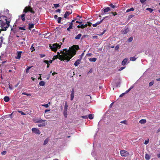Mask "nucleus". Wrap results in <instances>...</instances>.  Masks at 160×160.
I'll return each mask as SVG.
<instances>
[{
	"instance_id": "31",
	"label": "nucleus",
	"mask_w": 160,
	"mask_h": 160,
	"mask_svg": "<svg viewBox=\"0 0 160 160\" xmlns=\"http://www.w3.org/2000/svg\"><path fill=\"white\" fill-rule=\"evenodd\" d=\"M137 58H136L135 57H130V60L132 61H135L136 59Z\"/></svg>"
},
{
	"instance_id": "14",
	"label": "nucleus",
	"mask_w": 160,
	"mask_h": 160,
	"mask_svg": "<svg viewBox=\"0 0 160 160\" xmlns=\"http://www.w3.org/2000/svg\"><path fill=\"white\" fill-rule=\"evenodd\" d=\"M103 12L104 13H106V12H108V11L111 10V9L110 8L108 7H107L106 8H104L103 9Z\"/></svg>"
},
{
	"instance_id": "56",
	"label": "nucleus",
	"mask_w": 160,
	"mask_h": 160,
	"mask_svg": "<svg viewBox=\"0 0 160 160\" xmlns=\"http://www.w3.org/2000/svg\"><path fill=\"white\" fill-rule=\"evenodd\" d=\"M125 93H123L122 94H121L119 96L120 97H122L125 94Z\"/></svg>"
},
{
	"instance_id": "6",
	"label": "nucleus",
	"mask_w": 160,
	"mask_h": 160,
	"mask_svg": "<svg viewBox=\"0 0 160 160\" xmlns=\"http://www.w3.org/2000/svg\"><path fill=\"white\" fill-rule=\"evenodd\" d=\"M68 103L67 102H66L65 104L64 108L63 114L65 118H67L68 115Z\"/></svg>"
},
{
	"instance_id": "42",
	"label": "nucleus",
	"mask_w": 160,
	"mask_h": 160,
	"mask_svg": "<svg viewBox=\"0 0 160 160\" xmlns=\"http://www.w3.org/2000/svg\"><path fill=\"white\" fill-rule=\"evenodd\" d=\"M9 88L11 90H12V84H10V83H9Z\"/></svg>"
},
{
	"instance_id": "9",
	"label": "nucleus",
	"mask_w": 160,
	"mask_h": 160,
	"mask_svg": "<svg viewBox=\"0 0 160 160\" xmlns=\"http://www.w3.org/2000/svg\"><path fill=\"white\" fill-rule=\"evenodd\" d=\"M75 93L74 89L73 88L72 89L71 93L70 94V100L72 101L74 98V94Z\"/></svg>"
},
{
	"instance_id": "30",
	"label": "nucleus",
	"mask_w": 160,
	"mask_h": 160,
	"mask_svg": "<svg viewBox=\"0 0 160 160\" xmlns=\"http://www.w3.org/2000/svg\"><path fill=\"white\" fill-rule=\"evenodd\" d=\"M49 140L47 138L45 139L44 140V143H43V145H46L48 142Z\"/></svg>"
},
{
	"instance_id": "19",
	"label": "nucleus",
	"mask_w": 160,
	"mask_h": 160,
	"mask_svg": "<svg viewBox=\"0 0 160 160\" xmlns=\"http://www.w3.org/2000/svg\"><path fill=\"white\" fill-rule=\"evenodd\" d=\"M34 24L32 23H29L28 24V28L29 30H31V28H34Z\"/></svg>"
},
{
	"instance_id": "44",
	"label": "nucleus",
	"mask_w": 160,
	"mask_h": 160,
	"mask_svg": "<svg viewBox=\"0 0 160 160\" xmlns=\"http://www.w3.org/2000/svg\"><path fill=\"white\" fill-rule=\"evenodd\" d=\"M111 13L114 16H115L116 15H117V13L116 12H111Z\"/></svg>"
},
{
	"instance_id": "2",
	"label": "nucleus",
	"mask_w": 160,
	"mask_h": 160,
	"mask_svg": "<svg viewBox=\"0 0 160 160\" xmlns=\"http://www.w3.org/2000/svg\"><path fill=\"white\" fill-rule=\"evenodd\" d=\"M11 19H8V18L5 16H0V24L1 27H2L3 30H7V29L10 26V23Z\"/></svg>"
},
{
	"instance_id": "47",
	"label": "nucleus",
	"mask_w": 160,
	"mask_h": 160,
	"mask_svg": "<svg viewBox=\"0 0 160 160\" xmlns=\"http://www.w3.org/2000/svg\"><path fill=\"white\" fill-rule=\"evenodd\" d=\"M81 117L84 119H87L88 118V116L87 115L83 116Z\"/></svg>"
},
{
	"instance_id": "60",
	"label": "nucleus",
	"mask_w": 160,
	"mask_h": 160,
	"mask_svg": "<svg viewBox=\"0 0 160 160\" xmlns=\"http://www.w3.org/2000/svg\"><path fill=\"white\" fill-rule=\"evenodd\" d=\"M20 83V81H19L17 83V84H16V85H15V88H16L18 86V85Z\"/></svg>"
},
{
	"instance_id": "64",
	"label": "nucleus",
	"mask_w": 160,
	"mask_h": 160,
	"mask_svg": "<svg viewBox=\"0 0 160 160\" xmlns=\"http://www.w3.org/2000/svg\"><path fill=\"white\" fill-rule=\"evenodd\" d=\"M160 132V128H159L157 131V133H158L159 132Z\"/></svg>"
},
{
	"instance_id": "20",
	"label": "nucleus",
	"mask_w": 160,
	"mask_h": 160,
	"mask_svg": "<svg viewBox=\"0 0 160 160\" xmlns=\"http://www.w3.org/2000/svg\"><path fill=\"white\" fill-rule=\"evenodd\" d=\"M25 14H23L21 16V18L23 22L25 21Z\"/></svg>"
},
{
	"instance_id": "8",
	"label": "nucleus",
	"mask_w": 160,
	"mask_h": 160,
	"mask_svg": "<svg viewBox=\"0 0 160 160\" xmlns=\"http://www.w3.org/2000/svg\"><path fill=\"white\" fill-rule=\"evenodd\" d=\"M32 132L36 134H40L41 133V132L40 130L38 128H32Z\"/></svg>"
},
{
	"instance_id": "39",
	"label": "nucleus",
	"mask_w": 160,
	"mask_h": 160,
	"mask_svg": "<svg viewBox=\"0 0 160 160\" xmlns=\"http://www.w3.org/2000/svg\"><path fill=\"white\" fill-rule=\"evenodd\" d=\"M57 58H58V55H56L53 57V58H52V60H54Z\"/></svg>"
},
{
	"instance_id": "54",
	"label": "nucleus",
	"mask_w": 160,
	"mask_h": 160,
	"mask_svg": "<svg viewBox=\"0 0 160 160\" xmlns=\"http://www.w3.org/2000/svg\"><path fill=\"white\" fill-rule=\"evenodd\" d=\"M106 30H104L103 31L102 33L100 34V35H102L103 34H104L106 32Z\"/></svg>"
},
{
	"instance_id": "50",
	"label": "nucleus",
	"mask_w": 160,
	"mask_h": 160,
	"mask_svg": "<svg viewBox=\"0 0 160 160\" xmlns=\"http://www.w3.org/2000/svg\"><path fill=\"white\" fill-rule=\"evenodd\" d=\"M146 1H147V0H140V2L142 3Z\"/></svg>"
},
{
	"instance_id": "49",
	"label": "nucleus",
	"mask_w": 160,
	"mask_h": 160,
	"mask_svg": "<svg viewBox=\"0 0 160 160\" xmlns=\"http://www.w3.org/2000/svg\"><path fill=\"white\" fill-rule=\"evenodd\" d=\"M133 17H134V15L132 14V15H129L128 16V18H131Z\"/></svg>"
},
{
	"instance_id": "11",
	"label": "nucleus",
	"mask_w": 160,
	"mask_h": 160,
	"mask_svg": "<svg viewBox=\"0 0 160 160\" xmlns=\"http://www.w3.org/2000/svg\"><path fill=\"white\" fill-rule=\"evenodd\" d=\"M72 13V11L71 12L70 11H66L64 15V18H66L68 16H69L70 14H71Z\"/></svg>"
},
{
	"instance_id": "40",
	"label": "nucleus",
	"mask_w": 160,
	"mask_h": 160,
	"mask_svg": "<svg viewBox=\"0 0 160 160\" xmlns=\"http://www.w3.org/2000/svg\"><path fill=\"white\" fill-rule=\"evenodd\" d=\"M133 88V87H131L130 88H129L128 90H127L126 92L125 93H128V92H129L130 90Z\"/></svg>"
},
{
	"instance_id": "55",
	"label": "nucleus",
	"mask_w": 160,
	"mask_h": 160,
	"mask_svg": "<svg viewBox=\"0 0 160 160\" xmlns=\"http://www.w3.org/2000/svg\"><path fill=\"white\" fill-rule=\"evenodd\" d=\"M88 24H87L88 25L91 26L92 23L89 22H88Z\"/></svg>"
},
{
	"instance_id": "33",
	"label": "nucleus",
	"mask_w": 160,
	"mask_h": 160,
	"mask_svg": "<svg viewBox=\"0 0 160 160\" xmlns=\"http://www.w3.org/2000/svg\"><path fill=\"white\" fill-rule=\"evenodd\" d=\"M88 26V25L87 24H81V28L83 29L84 28H85L87 27Z\"/></svg>"
},
{
	"instance_id": "58",
	"label": "nucleus",
	"mask_w": 160,
	"mask_h": 160,
	"mask_svg": "<svg viewBox=\"0 0 160 160\" xmlns=\"http://www.w3.org/2000/svg\"><path fill=\"white\" fill-rule=\"evenodd\" d=\"M119 46L118 45H117L115 47V49L116 50L118 49L119 48Z\"/></svg>"
},
{
	"instance_id": "18",
	"label": "nucleus",
	"mask_w": 160,
	"mask_h": 160,
	"mask_svg": "<svg viewBox=\"0 0 160 160\" xmlns=\"http://www.w3.org/2000/svg\"><path fill=\"white\" fill-rule=\"evenodd\" d=\"M82 36V34L81 33L78 34L75 38L76 39H79Z\"/></svg>"
},
{
	"instance_id": "12",
	"label": "nucleus",
	"mask_w": 160,
	"mask_h": 160,
	"mask_svg": "<svg viewBox=\"0 0 160 160\" xmlns=\"http://www.w3.org/2000/svg\"><path fill=\"white\" fill-rule=\"evenodd\" d=\"M82 58L78 59L74 63V65L76 66H77L80 64Z\"/></svg>"
},
{
	"instance_id": "17",
	"label": "nucleus",
	"mask_w": 160,
	"mask_h": 160,
	"mask_svg": "<svg viewBox=\"0 0 160 160\" xmlns=\"http://www.w3.org/2000/svg\"><path fill=\"white\" fill-rule=\"evenodd\" d=\"M4 100L5 102H8L10 100V98L8 96H6L4 98Z\"/></svg>"
},
{
	"instance_id": "5",
	"label": "nucleus",
	"mask_w": 160,
	"mask_h": 160,
	"mask_svg": "<svg viewBox=\"0 0 160 160\" xmlns=\"http://www.w3.org/2000/svg\"><path fill=\"white\" fill-rule=\"evenodd\" d=\"M50 48L52 49V51L54 52H56L58 48H60V46L57 43H54L52 44V46L50 45Z\"/></svg>"
},
{
	"instance_id": "61",
	"label": "nucleus",
	"mask_w": 160,
	"mask_h": 160,
	"mask_svg": "<svg viewBox=\"0 0 160 160\" xmlns=\"http://www.w3.org/2000/svg\"><path fill=\"white\" fill-rule=\"evenodd\" d=\"M0 38H1V42H2H2H3V40L2 37H1Z\"/></svg>"
},
{
	"instance_id": "36",
	"label": "nucleus",
	"mask_w": 160,
	"mask_h": 160,
	"mask_svg": "<svg viewBox=\"0 0 160 160\" xmlns=\"http://www.w3.org/2000/svg\"><path fill=\"white\" fill-rule=\"evenodd\" d=\"M133 39V38L132 37H131L128 39V42H130L132 41Z\"/></svg>"
},
{
	"instance_id": "29",
	"label": "nucleus",
	"mask_w": 160,
	"mask_h": 160,
	"mask_svg": "<svg viewBox=\"0 0 160 160\" xmlns=\"http://www.w3.org/2000/svg\"><path fill=\"white\" fill-rule=\"evenodd\" d=\"M146 10L147 11H149L151 13L153 11V9L149 8H147Z\"/></svg>"
},
{
	"instance_id": "48",
	"label": "nucleus",
	"mask_w": 160,
	"mask_h": 160,
	"mask_svg": "<svg viewBox=\"0 0 160 160\" xmlns=\"http://www.w3.org/2000/svg\"><path fill=\"white\" fill-rule=\"evenodd\" d=\"M6 152L5 151H3L2 152H1V154L2 155H5L6 154Z\"/></svg>"
},
{
	"instance_id": "28",
	"label": "nucleus",
	"mask_w": 160,
	"mask_h": 160,
	"mask_svg": "<svg viewBox=\"0 0 160 160\" xmlns=\"http://www.w3.org/2000/svg\"><path fill=\"white\" fill-rule=\"evenodd\" d=\"M45 82L43 81H41L39 82V84L40 86H43L45 85Z\"/></svg>"
},
{
	"instance_id": "22",
	"label": "nucleus",
	"mask_w": 160,
	"mask_h": 160,
	"mask_svg": "<svg viewBox=\"0 0 160 160\" xmlns=\"http://www.w3.org/2000/svg\"><path fill=\"white\" fill-rule=\"evenodd\" d=\"M108 16H106V17H104L102 20H101V21H100L99 22L98 21L96 23L97 24V25H98L99 24L102 22V21L104 19H105L106 18H108Z\"/></svg>"
},
{
	"instance_id": "63",
	"label": "nucleus",
	"mask_w": 160,
	"mask_h": 160,
	"mask_svg": "<svg viewBox=\"0 0 160 160\" xmlns=\"http://www.w3.org/2000/svg\"><path fill=\"white\" fill-rule=\"evenodd\" d=\"M54 18L55 19H56L57 18H58V16L57 15H55L54 16Z\"/></svg>"
},
{
	"instance_id": "7",
	"label": "nucleus",
	"mask_w": 160,
	"mask_h": 160,
	"mask_svg": "<svg viewBox=\"0 0 160 160\" xmlns=\"http://www.w3.org/2000/svg\"><path fill=\"white\" fill-rule=\"evenodd\" d=\"M121 155L122 157H127L129 155V153L125 150H121L120 151Z\"/></svg>"
},
{
	"instance_id": "34",
	"label": "nucleus",
	"mask_w": 160,
	"mask_h": 160,
	"mask_svg": "<svg viewBox=\"0 0 160 160\" xmlns=\"http://www.w3.org/2000/svg\"><path fill=\"white\" fill-rule=\"evenodd\" d=\"M32 66H30V67H28L26 69V73H28L29 72V70H30V69L32 68Z\"/></svg>"
},
{
	"instance_id": "43",
	"label": "nucleus",
	"mask_w": 160,
	"mask_h": 160,
	"mask_svg": "<svg viewBox=\"0 0 160 160\" xmlns=\"http://www.w3.org/2000/svg\"><path fill=\"white\" fill-rule=\"evenodd\" d=\"M42 106H44L46 108H47L48 107H49L48 104H43L42 105Z\"/></svg>"
},
{
	"instance_id": "32",
	"label": "nucleus",
	"mask_w": 160,
	"mask_h": 160,
	"mask_svg": "<svg viewBox=\"0 0 160 160\" xmlns=\"http://www.w3.org/2000/svg\"><path fill=\"white\" fill-rule=\"evenodd\" d=\"M121 123H124L126 125H128V123L127 122V121L126 120H123L121 121L120 122Z\"/></svg>"
},
{
	"instance_id": "35",
	"label": "nucleus",
	"mask_w": 160,
	"mask_h": 160,
	"mask_svg": "<svg viewBox=\"0 0 160 160\" xmlns=\"http://www.w3.org/2000/svg\"><path fill=\"white\" fill-rule=\"evenodd\" d=\"M25 26H24L23 27H19V28L20 30H25L26 29H25Z\"/></svg>"
},
{
	"instance_id": "13",
	"label": "nucleus",
	"mask_w": 160,
	"mask_h": 160,
	"mask_svg": "<svg viewBox=\"0 0 160 160\" xmlns=\"http://www.w3.org/2000/svg\"><path fill=\"white\" fill-rule=\"evenodd\" d=\"M128 59L127 58H124L123 59V60L122 61V65L123 66L125 65L128 62Z\"/></svg>"
},
{
	"instance_id": "10",
	"label": "nucleus",
	"mask_w": 160,
	"mask_h": 160,
	"mask_svg": "<svg viewBox=\"0 0 160 160\" xmlns=\"http://www.w3.org/2000/svg\"><path fill=\"white\" fill-rule=\"evenodd\" d=\"M22 53V51H18L17 52V56L15 57V58L17 59H20L21 57V54Z\"/></svg>"
},
{
	"instance_id": "57",
	"label": "nucleus",
	"mask_w": 160,
	"mask_h": 160,
	"mask_svg": "<svg viewBox=\"0 0 160 160\" xmlns=\"http://www.w3.org/2000/svg\"><path fill=\"white\" fill-rule=\"evenodd\" d=\"M60 11H61V10L60 9H58L56 10L55 11V12H60Z\"/></svg>"
},
{
	"instance_id": "38",
	"label": "nucleus",
	"mask_w": 160,
	"mask_h": 160,
	"mask_svg": "<svg viewBox=\"0 0 160 160\" xmlns=\"http://www.w3.org/2000/svg\"><path fill=\"white\" fill-rule=\"evenodd\" d=\"M154 82L153 81H152L151 82H150L149 84V85L150 87L152 86L154 84Z\"/></svg>"
},
{
	"instance_id": "51",
	"label": "nucleus",
	"mask_w": 160,
	"mask_h": 160,
	"mask_svg": "<svg viewBox=\"0 0 160 160\" xmlns=\"http://www.w3.org/2000/svg\"><path fill=\"white\" fill-rule=\"evenodd\" d=\"M40 57L41 58H43L45 56V55H44V54H40Z\"/></svg>"
},
{
	"instance_id": "25",
	"label": "nucleus",
	"mask_w": 160,
	"mask_h": 160,
	"mask_svg": "<svg viewBox=\"0 0 160 160\" xmlns=\"http://www.w3.org/2000/svg\"><path fill=\"white\" fill-rule=\"evenodd\" d=\"M89 60L90 62H95L97 60L96 58H89Z\"/></svg>"
},
{
	"instance_id": "41",
	"label": "nucleus",
	"mask_w": 160,
	"mask_h": 160,
	"mask_svg": "<svg viewBox=\"0 0 160 160\" xmlns=\"http://www.w3.org/2000/svg\"><path fill=\"white\" fill-rule=\"evenodd\" d=\"M53 5L55 8H57L59 7V4H54Z\"/></svg>"
},
{
	"instance_id": "1",
	"label": "nucleus",
	"mask_w": 160,
	"mask_h": 160,
	"mask_svg": "<svg viewBox=\"0 0 160 160\" xmlns=\"http://www.w3.org/2000/svg\"><path fill=\"white\" fill-rule=\"evenodd\" d=\"M79 49L78 46L77 45H73L68 50L67 49H64L63 51H61V53L62 55L58 56V58L61 61L65 60L67 61V62H68L76 54L77 51Z\"/></svg>"
},
{
	"instance_id": "45",
	"label": "nucleus",
	"mask_w": 160,
	"mask_h": 160,
	"mask_svg": "<svg viewBox=\"0 0 160 160\" xmlns=\"http://www.w3.org/2000/svg\"><path fill=\"white\" fill-rule=\"evenodd\" d=\"M149 142V140L148 139V140H145L144 142V144L145 145H147L148 144Z\"/></svg>"
},
{
	"instance_id": "37",
	"label": "nucleus",
	"mask_w": 160,
	"mask_h": 160,
	"mask_svg": "<svg viewBox=\"0 0 160 160\" xmlns=\"http://www.w3.org/2000/svg\"><path fill=\"white\" fill-rule=\"evenodd\" d=\"M62 19V18L61 17H59L58 18V22L59 23H61V20Z\"/></svg>"
},
{
	"instance_id": "15",
	"label": "nucleus",
	"mask_w": 160,
	"mask_h": 160,
	"mask_svg": "<svg viewBox=\"0 0 160 160\" xmlns=\"http://www.w3.org/2000/svg\"><path fill=\"white\" fill-rule=\"evenodd\" d=\"M75 20H72V21L70 23V25L69 27H71V28H72V27L73 26V25L75 24Z\"/></svg>"
},
{
	"instance_id": "24",
	"label": "nucleus",
	"mask_w": 160,
	"mask_h": 160,
	"mask_svg": "<svg viewBox=\"0 0 160 160\" xmlns=\"http://www.w3.org/2000/svg\"><path fill=\"white\" fill-rule=\"evenodd\" d=\"M145 158L146 160H149L150 158V156L149 155L146 154L145 156Z\"/></svg>"
},
{
	"instance_id": "62",
	"label": "nucleus",
	"mask_w": 160,
	"mask_h": 160,
	"mask_svg": "<svg viewBox=\"0 0 160 160\" xmlns=\"http://www.w3.org/2000/svg\"><path fill=\"white\" fill-rule=\"evenodd\" d=\"M97 26V24L96 23L95 24H93L92 25V26L94 27H96Z\"/></svg>"
},
{
	"instance_id": "16",
	"label": "nucleus",
	"mask_w": 160,
	"mask_h": 160,
	"mask_svg": "<svg viewBox=\"0 0 160 160\" xmlns=\"http://www.w3.org/2000/svg\"><path fill=\"white\" fill-rule=\"evenodd\" d=\"M109 6L112 9L116 8L118 7L116 4H113L112 3H111L109 5Z\"/></svg>"
},
{
	"instance_id": "26",
	"label": "nucleus",
	"mask_w": 160,
	"mask_h": 160,
	"mask_svg": "<svg viewBox=\"0 0 160 160\" xmlns=\"http://www.w3.org/2000/svg\"><path fill=\"white\" fill-rule=\"evenodd\" d=\"M94 115L92 114H90L88 115V117L89 119H92L93 118Z\"/></svg>"
},
{
	"instance_id": "53",
	"label": "nucleus",
	"mask_w": 160,
	"mask_h": 160,
	"mask_svg": "<svg viewBox=\"0 0 160 160\" xmlns=\"http://www.w3.org/2000/svg\"><path fill=\"white\" fill-rule=\"evenodd\" d=\"M4 11L8 14L9 12V11L7 9H5Z\"/></svg>"
},
{
	"instance_id": "23",
	"label": "nucleus",
	"mask_w": 160,
	"mask_h": 160,
	"mask_svg": "<svg viewBox=\"0 0 160 160\" xmlns=\"http://www.w3.org/2000/svg\"><path fill=\"white\" fill-rule=\"evenodd\" d=\"M82 19H78V20H77L76 21V22L78 23H79V24H81L82 22Z\"/></svg>"
},
{
	"instance_id": "46",
	"label": "nucleus",
	"mask_w": 160,
	"mask_h": 160,
	"mask_svg": "<svg viewBox=\"0 0 160 160\" xmlns=\"http://www.w3.org/2000/svg\"><path fill=\"white\" fill-rule=\"evenodd\" d=\"M125 67H121L118 70V71H121L123 69H124L125 68Z\"/></svg>"
},
{
	"instance_id": "4",
	"label": "nucleus",
	"mask_w": 160,
	"mask_h": 160,
	"mask_svg": "<svg viewBox=\"0 0 160 160\" xmlns=\"http://www.w3.org/2000/svg\"><path fill=\"white\" fill-rule=\"evenodd\" d=\"M46 121V120H42L40 119L39 120H36L35 121L36 123H39L38 124V126L39 127H43L45 125V123L44 122Z\"/></svg>"
},
{
	"instance_id": "52",
	"label": "nucleus",
	"mask_w": 160,
	"mask_h": 160,
	"mask_svg": "<svg viewBox=\"0 0 160 160\" xmlns=\"http://www.w3.org/2000/svg\"><path fill=\"white\" fill-rule=\"evenodd\" d=\"M43 62L46 63V64H49L48 63V61L47 60H44L43 61Z\"/></svg>"
},
{
	"instance_id": "59",
	"label": "nucleus",
	"mask_w": 160,
	"mask_h": 160,
	"mask_svg": "<svg viewBox=\"0 0 160 160\" xmlns=\"http://www.w3.org/2000/svg\"><path fill=\"white\" fill-rule=\"evenodd\" d=\"M72 29L71 28V27H69L67 29V30L68 31H70V29Z\"/></svg>"
},
{
	"instance_id": "27",
	"label": "nucleus",
	"mask_w": 160,
	"mask_h": 160,
	"mask_svg": "<svg viewBox=\"0 0 160 160\" xmlns=\"http://www.w3.org/2000/svg\"><path fill=\"white\" fill-rule=\"evenodd\" d=\"M134 10V9L133 8H130L128 9L126 11V12H128L131 11H133Z\"/></svg>"
},
{
	"instance_id": "21",
	"label": "nucleus",
	"mask_w": 160,
	"mask_h": 160,
	"mask_svg": "<svg viewBox=\"0 0 160 160\" xmlns=\"http://www.w3.org/2000/svg\"><path fill=\"white\" fill-rule=\"evenodd\" d=\"M146 122V120L144 119H142L141 120L139 121V122L141 124H144Z\"/></svg>"
},
{
	"instance_id": "3",
	"label": "nucleus",
	"mask_w": 160,
	"mask_h": 160,
	"mask_svg": "<svg viewBox=\"0 0 160 160\" xmlns=\"http://www.w3.org/2000/svg\"><path fill=\"white\" fill-rule=\"evenodd\" d=\"M28 12H30L31 13L34 14L35 13V11L33 10L31 6H26L23 12V13H27Z\"/></svg>"
}]
</instances>
